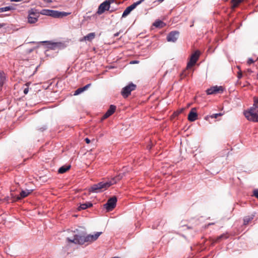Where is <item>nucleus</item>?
I'll use <instances>...</instances> for the list:
<instances>
[{
    "instance_id": "obj_29",
    "label": "nucleus",
    "mask_w": 258,
    "mask_h": 258,
    "mask_svg": "<svg viewBox=\"0 0 258 258\" xmlns=\"http://www.w3.org/2000/svg\"><path fill=\"white\" fill-rule=\"evenodd\" d=\"M10 197V200L12 202L19 201V200H18L17 199V196H15L13 193H11Z\"/></svg>"
},
{
    "instance_id": "obj_3",
    "label": "nucleus",
    "mask_w": 258,
    "mask_h": 258,
    "mask_svg": "<svg viewBox=\"0 0 258 258\" xmlns=\"http://www.w3.org/2000/svg\"><path fill=\"white\" fill-rule=\"evenodd\" d=\"M256 108L251 107L248 110L245 111L244 114L248 120L258 122V114L256 113Z\"/></svg>"
},
{
    "instance_id": "obj_36",
    "label": "nucleus",
    "mask_w": 258,
    "mask_h": 258,
    "mask_svg": "<svg viewBox=\"0 0 258 258\" xmlns=\"http://www.w3.org/2000/svg\"><path fill=\"white\" fill-rule=\"evenodd\" d=\"M90 86H91V84H88L85 85V86L83 87L82 88H83L84 91L86 90Z\"/></svg>"
},
{
    "instance_id": "obj_40",
    "label": "nucleus",
    "mask_w": 258,
    "mask_h": 258,
    "mask_svg": "<svg viewBox=\"0 0 258 258\" xmlns=\"http://www.w3.org/2000/svg\"><path fill=\"white\" fill-rule=\"evenodd\" d=\"M4 200L5 201H10V197L9 196H7L4 198Z\"/></svg>"
},
{
    "instance_id": "obj_34",
    "label": "nucleus",
    "mask_w": 258,
    "mask_h": 258,
    "mask_svg": "<svg viewBox=\"0 0 258 258\" xmlns=\"http://www.w3.org/2000/svg\"><path fill=\"white\" fill-rule=\"evenodd\" d=\"M253 196L258 199V189H255L253 190Z\"/></svg>"
},
{
    "instance_id": "obj_5",
    "label": "nucleus",
    "mask_w": 258,
    "mask_h": 258,
    "mask_svg": "<svg viewBox=\"0 0 258 258\" xmlns=\"http://www.w3.org/2000/svg\"><path fill=\"white\" fill-rule=\"evenodd\" d=\"M136 88V85L131 82L122 88L121 92V95L124 98H126L131 94V92L135 90Z\"/></svg>"
},
{
    "instance_id": "obj_54",
    "label": "nucleus",
    "mask_w": 258,
    "mask_h": 258,
    "mask_svg": "<svg viewBox=\"0 0 258 258\" xmlns=\"http://www.w3.org/2000/svg\"><path fill=\"white\" fill-rule=\"evenodd\" d=\"M111 258H120V257H117V256H115V257H111Z\"/></svg>"
},
{
    "instance_id": "obj_51",
    "label": "nucleus",
    "mask_w": 258,
    "mask_h": 258,
    "mask_svg": "<svg viewBox=\"0 0 258 258\" xmlns=\"http://www.w3.org/2000/svg\"><path fill=\"white\" fill-rule=\"evenodd\" d=\"M193 26H194V22H192V24H191V25H190V27H192Z\"/></svg>"
},
{
    "instance_id": "obj_38",
    "label": "nucleus",
    "mask_w": 258,
    "mask_h": 258,
    "mask_svg": "<svg viewBox=\"0 0 258 258\" xmlns=\"http://www.w3.org/2000/svg\"><path fill=\"white\" fill-rule=\"evenodd\" d=\"M34 48L28 49L26 50V52L28 54L31 53L32 51H33Z\"/></svg>"
},
{
    "instance_id": "obj_24",
    "label": "nucleus",
    "mask_w": 258,
    "mask_h": 258,
    "mask_svg": "<svg viewBox=\"0 0 258 258\" xmlns=\"http://www.w3.org/2000/svg\"><path fill=\"white\" fill-rule=\"evenodd\" d=\"M51 10L48 9H43L41 11H39L38 10V14L40 15V14L45 16H50L51 14Z\"/></svg>"
},
{
    "instance_id": "obj_52",
    "label": "nucleus",
    "mask_w": 258,
    "mask_h": 258,
    "mask_svg": "<svg viewBox=\"0 0 258 258\" xmlns=\"http://www.w3.org/2000/svg\"><path fill=\"white\" fill-rule=\"evenodd\" d=\"M35 43V42H34V41H31V42H29V43Z\"/></svg>"
},
{
    "instance_id": "obj_22",
    "label": "nucleus",
    "mask_w": 258,
    "mask_h": 258,
    "mask_svg": "<svg viewBox=\"0 0 258 258\" xmlns=\"http://www.w3.org/2000/svg\"><path fill=\"white\" fill-rule=\"evenodd\" d=\"M95 37V33L94 32H92L88 34L87 35L85 36L83 38V39L85 40H87L89 41H91L93 39H94Z\"/></svg>"
},
{
    "instance_id": "obj_2",
    "label": "nucleus",
    "mask_w": 258,
    "mask_h": 258,
    "mask_svg": "<svg viewBox=\"0 0 258 258\" xmlns=\"http://www.w3.org/2000/svg\"><path fill=\"white\" fill-rule=\"evenodd\" d=\"M28 23L31 24L36 23L38 21L39 15L38 10L35 8H31L28 11Z\"/></svg>"
},
{
    "instance_id": "obj_42",
    "label": "nucleus",
    "mask_w": 258,
    "mask_h": 258,
    "mask_svg": "<svg viewBox=\"0 0 258 258\" xmlns=\"http://www.w3.org/2000/svg\"><path fill=\"white\" fill-rule=\"evenodd\" d=\"M85 141L86 142V143L87 144H89L91 142L90 140L89 139H88V138L85 139Z\"/></svg>"
},
{
    "instance_id": "obj_20",
    "label": "nucleus",
    "mask_w": 258,
    "mask_h": 258,
    "mask_svg": "<svg viewBox=\"0 0 258 258\" xmlns=\"http://www.w3.org/2000/svg\"><path fill=\"white\" fill-rule=\"evenodd\" d=\"M229 236L227 233H223L221 235L218 236L214 241V242H219L222 239H226L228 238Z\"/></svg>"
},
{
    "instance_id": "obj_35",
    "label": "nucleus",
    "mask_w": 258,
    "mask_h": 258,
    "mask_svg": "<svg viewBox=\"0 0 258 258\" xmlns=\"http://www.w3.org/2000/svg\"><path fill=\"white\" fill-rule=\"evenodd\" d=\"M254 62V60L252 58H249L247 60V64H250Z\"/></svg>"
},
{
    "instance_id": "obj_30",
    "label": "nucleus",
    "mask_w": 258,
    "mask_h": 258,
    "mask_svg": "<svg viewBox=\"0 0 258 258\" xmlns=\"http://www.w3.org/2000/svg\"><path fill=\"white\" fill-rule=\"evenodd\" d=\"M83 92H84V90H83L82 87L79 88L75 91L74 95H78L80 94V93H82Z\"/></svg>"
},
{
    "instance_id": "obj_12",
    "label": "nucleus",
    "mask_w": 258,
    "mask_h": 258,
    "mask_svg": "<svg viewBox=\"0 0 258 258\" xmlns=\"http://www.w3.org/2000/svg\"><path fill=\"white\" fill-rule=\"evenodd\" d=\"M102 233V232H97L95 234H89L87 235H85L84 234V239L85 240V242H92L95 241L98 239Z\"/></svg>"
},
{
    "instance_id": "obj_13",
    "label": "nucleus",
    "mask_w": 258,
    "mask_h": 258,
    "mask_svg": "<svg viewBox=\"0 0 258 258\" xmlns=\"http://www.w3.org/2000/svg\"><path fill=\"white\" fill-rule=\"evenodd\" d=\"M138 5V3L136 2L133 3L131 6L127 7L123 11L122 14V17H125L131 12L132 11L135 9Z\"/></svg>"
},
{
    "instance_id": "obj_49",
    "label": "nucleus",
    "mask_w": 258,
    "mask_h": 258,
    "mask_svg": "<svg viewBox=\"0 0 258 258\" xmlns=\"http://www.w3.org/2000/svg\"><path fill=\"white\" fill-rule=\"evenodd\" d=\"M131 63H133V64H134V63H137V61H136V60H135V61H132V62H131Z\"/></svg>"
},
{
    "instance_id": "obj_18",
    "label": "nucleus",
    "mask_w": 258,
    "mask_h": 258,
    "mask_svg": "<svg viewBox=\"0 0 258 258\" xmlns=\"http://www.w3.org/2000/svg\"><path fill=\"white\" fill-rule=\"evenodd\" d=\"M254 215L252 214L249 216H245L243 218V225H247L249 224V223L253 219L254 217Z\"/></svg>"
},
{
    "instance_id": "obj_43",
    "label": "nucleus",
    "mask_w": 258,
    "mask_h": 258,
    "mask_svg": "<svg viewBox=\"0 0 258 258\" xmlns=\"http://www.w3.org/2000/svg\"><path fill=\"white\" fill-rule=\"evenodd\" d=\"M115 0H106L105 1H108L109 3V5L110 6V4L111 3H113L115 2Z\"/></svg>"
},
{
    "instance_id": "obj_41",
    "label": "nucleus",
    "mask_w": 258,
    "mask_h": 258,
    "mask_svg": "<svg viewBox=\"0 0 258 258\" xmlns=\"http://www.w3.org/2000/svg\"><path fill=\"white\" fill-rule=\"evenodd\" d=\"M242 76V74L241 72H239L237 74V77L238 79H240Z\"/></svg>"
},
{
    "instance_id": "obj_8",
    "label": "nucleus",
    "mask_w": 258,
    "mask_h": 258,
    "mask_svg": "<svg viewBox=\"0 0 258 258\" xmlns=\"http://www.w3.org/2000/svg\"><path fill=\"white\" fill-rule=\"evenodd\" d=\"M200 54V52L198 50L196 51L194 53L191 54L190 60L187 63L186 67L187 68L192 67L196 64L199 59Z\"/></svg>"
},
{
    "instance_id": "obj_53",
    "label": "nucleus",
    "mask_w": 258,
    "mask_h": 258,
    "mask_svg": "<svg viewBox=\"0 0 258 258\" xmlns=\"http://www.w3.org/2000/svg\"><path fill=\"white\" fill-rule=\"evenodd\" d=\"M164 0H158V2L161 3L162 2H163Z\"/></svg>"
},
{
    "instance_id": "obj_21",
    "label": "nucleus",
    "mask_w": 258,
    "mask_h": 258,
    "mask_svg": "<svg viewBox=\"0 0 258 258\" xmlns=\"http://www.w3.org/2000/svg\"><path fill=\"white\" fill-rule=\"evenodd\" d=\"M71 166L70 165L62 166L59 168L58 172L60 174L64 173L69 170L71 168Z\"/></svg>"
},
{
    "instance_id": "obj_4",
    "label": "nucleus",
    "mask_w": 258,
    "mask_h": 258,
    "mask_svg": "<svg viewBox=\"0 0 258 258\" xmlns=\"http://www.w3.org/2000/svg\"><path fill=\"white\" fill-rule=\"evenodd\" d=\"M41 43L47 44V47L51 50H56V49H63L66 47V45L61 42H52L51 41H41Z\"/></svg>"
},
{
    "instance_id": "obj_17",
    "label": "nucleus",
    "mask_w": 258,
    "mask_h": 258,
    "mask_svg": "<svg viewBox=\"0 0 258 258\" xmlns=\"http://www.w3.org/2000/svg\"><path fill=\"white\" fill-rule=\"evenodd\" d=\"M6 81V76L3 71H0V91L2 90V88Z\"/></svg>"
},
{
    "instance_id": "obj_16",
    "label": "nucleus",
    "mask_w": 258,
    "mask_h": 258,
    "mask_svg": "<svg viewBox=\"0 0 258 258\" xmlns=\"http://www.w3.org/2000/svg\"><path fill=\"white\" fill-rule=\"evenodd\" d=\"M33 191V189H27L26 190H22L20 194V196H18L17 199L18 200H21L23 198L27 197Z\"/></svg>"
},
{
    "instance_id": "obj_28",
    "label": "nucleus",
    "mask_w": 258,
    "mask_h": 258,
    "mask_svg": "<svg viewBox=\"0 0 258 258\" xmlns=\"http://www.w3.org/2000/svg\"><path fill=\"white\" fill-rule=\"evenodd\" d=\"M47 129V126L46 125H43L41 127H38L37 130L40 132H43Z\"/></svg>"
},
{
    "instance_id": "obj_27",
    "label": "nucleus",
    "mask_w": 258,
    "mask_h": 258,
    "mask_svg": "<svg viewBox=\"0 0 258 258\" xmlns=\"http://www.w3.org/2000/svg\"><path fill=\"white\" fill-rule=\"evenodd\" d=\"M242 2V0H232L233 8H236L238 5Z\"/></svg>"
},
{
    "instance_id": "obj_31",
    "label": "nucleus",
    "mask_w": 258,
    "mask_h": 258,
    "mask_svg": "<svg viewBox=\"0 0 258 258\" xmlns=\"http://www.w3.org/2000/svg\"><path fill=\"white\" fill-rule=\"evenodd\" d=\"M254 103L253 104V106L255 108H258V97H254L253 98Z\"/></svg>"
},
{
    "instance_id": "obj_46",
    "label": "nucleus",
    "mask_w": 258,
    "mask_h": 258,
    "mask_svg": "<svg viewBox=\"0 0 258 258\" xmlns=\"http://www.w3.org/2000/svg\"><path fill=\"white\" fill-rule=\"evenodd\" d=\"M119 33H120V32H117V33H115V34H114V37H116L118 36V35H119Z\"/></svg>"
},
{
    "instance_id": "obj_11",
    "label": "nucleus",
    "mask_w": 258,
    "mask_h": 258,
    "mask_svg": "<svg viewBox=\"0 0 258 258\" xmlns=\"http://www.w3.org/2000/svg\"><path fill=\"white\" fill-rule=\"evenodd\" d=\"M179 35V32L177 31H172L170 32L167 36L166 39L168 42H175L177 40Z\"/></svg>"
},
{
    "instance_id": "obj_23",
    "label": "nucleus",
    "mask_w": 258,
    "mask_h": 258,
    "mask_svg": "<svg viewBox=\"0 0 258 258\" xmlns=\"http://www.w3.org/2000/svg\"><path fill=\"white\" fill-rule=\"evenodd\" d=\"M165 25V24L162 21L158 20H156L154 23L153 26L157 28H162Z\"/></svg>"
},
{
    "instance_id": "obj_14",
    "label": "nucleus",
    "mask_w": 258,
    "mask_h": 258,
    "mask_svg": "<svg viewBox=\"0 0 258 258\" xmlns=\"http://www.w3.org/2000/svg\"><path fill=\"white\" fill-rule=\"evenodd\" d=\"M116 108V107L115 105H110L109 109L103 116L102 119H105L111 116L115 112Z\"/></svg>"
},
{
    "instance_id": "obj_50",
    "label": "nucleus",
    "mask_w": 258,
    "mask_h": 258,
    "mask_svg": "<svg viewBox=\"0 0 258 258\" xmlns=\"http://www.w3.org/2000/svg\"><path fill=\"white\" fill-rule=\"evenodd\" d=\"M147 148H148V149H149V150H150V149L151 148V146H147Z\"/></svg>"
},
{
    "instance_id": "obj_44",
    "label": "nucleus",
    "mask_w": 258,
    "mask_h": 258,
    "mask_svg": "<svg viewBox=\"0 0 258 258\" xmlns=\"http://www.w3.org/2000/svg\"><path fill=\"white\" fill-rule=\"evenodd\" d=\"M43 2L47 3H52V0H42Z\"/></svg>"
},
{
    "instance_id": "obj_7",
    "label": "nucleus",
    "mask_w": 258,
    "mask_h": 258,
    "mask_svg": "<svg viewBox=\"0 0 258 258\" xmlns=\"http://www.w3.org/2000/svg\"><path fill=\"white\" fill-rule=\"evenodd\" d=\"M67 241L75 244H83L85 243L84 234L82 235L75 234L73 239L68 237Z\"/></svg>"
},
{
    "instance_id": "obj_39",
    "label": "nucleus",
    "mask_w": 258,
    "mask_h": 258,
    "mask_svg": "<svg viewBox=\"0 0 258 258\" xmlns=\"http://www.w3.org/2000/svg\"><path fill=\"white\" fill-rule=\"evenodd\" d=\"M28 91H29V88L27 87V88L24 89V90L23 91V92H24V94L26 95V94H27L28 93Z\"/></svg>"
},
{
    "instance_id": "obj_26",
    "label": "nucleus",
    "mask_w": 258,
    "mask_h": 258,
    "mask_svg": "<svg viewBox=\"0 0 258 258\" xmlns=\"http://www.w3.org/2000/svg\"><path fill=\"white\" fill-rule=\"evenodd\" d=\"M59 11L51 10L50 16L55 18H59Z\"/></svg>"
},
{
    "instance_id": "obj_45",
    "label": "nucleus",
    "mask_w": 258,
    "mask_h": 258,
    "mask_svg": "<svg viewBox=\"0 0 258 258\" xmlns=\"http://www.w3.org/2000/svg\"><path fill=\"white\" fill-rule=\"evenodd\" d=\"M12 2H22L23 0H10Z\"/></svg>"
},
{
    "instance_id": "obj_25",
    "label": "nucleus",
    "mask_w": 258,
    "mask_h": 258,
    "mask_svg": "<svg viewBox=\"0 0 258 258\" xmlns=\"http://www.w3.org/2000/svg\"><path fill=\"white\" fill-rule=\"evenodd\" d=\"M15 8L12 6H7L6 7L0 8V13L7 12L11 10H14Z\"/></svg>"
},
{
    "instance_id": "obj_19",
    "label": "nucleus",
    "mask_w": 258,
    "mask_h": 258,
    "mask_svg": "<svg viewBox=\"0 0 258 258\" xmlns=\"http://www.w3.org/2000/svg\"><path fill=\"white\" fill-rule=\"evenodd\" d=\"M92 206L93 204L91 202H87L86 203L81 204V205L78 207V209L79 211L81 210H85L89 207H92Z\"/></svg>"
},
{
    "instance_id": "obj_37",
    "label": "nucleus",
    "mask_w": 258,
    "mask_h": 258,
    "mask_svg": "<svg viewBox=\"0 0 258 258\" xmlns=\"http://www.w3.org/2000/svg\"><path fill=\"white\" fill-rule=\"evenodd\" d=\"M182 111H183V109H181L180 110H177L176 112H175L174 114H175V115H178V114L181 113Z\"/></svg>"
},
{
    "instance_id": "obj_55",
    "label": "nucleus",
    "mask_w": 258,
    "mask_h": 258,
    "mask_svg": "<svg viewBox=\"0 0 258 258\" xmlns=\"http://www.w3.org/2000/svg\"><path fill=\"white\" fill-rule=\"evenodd\" d=\"M110 12H113V10H110Z\"/></svg>"
},
{
    "instance_id": "obj_47",
    "label": "nucleus",
    "mask_w": 258,
    "mask_h": 258,
    "mask_svg": "<svg viewBox=\"0 0 258 258\" xmlns=\"http://www.w3.org/2000/svg\"><path fill=\"white\" fill-rule=\"evenodd\" d=\"M145 0H140L137 2V3H138V5H139L141 4L142 2H143Z\"/></svg>"
},
{
    "instance_id": "obj_1",
    "label": "nucleus",
    "mask_w": 258,
    "mask_h": 258,
    "mask_svg": "<svg viewBox=\"0 0 258 258\" xmlns=\"http://www.w3.org/2000/svg\"><path fill=\"white\" fill-rule=\"evenodd\" d=\"M123 176V173H120L116 176L111 178L110 180L107 181H101L97 184H94L89 188V191L92 193H98L102 192L107 189L112 185L116 183L118 181L122 178Z\"/></svg>"
},
{
    "instance_id": "obj_6",
    "label": "nucleus",
    "mask_w": 258,
    "mask_h": 258,
    "mask_svg": "<svg viewBox=\"0 0 258 258\" xmlns=\"http://www.w3.org/2000/svg\"><path fill=\"white\" fill-rule=\"evenodd\" d=\"M117 200L115 196L109 198L106 203L104 205V208L107 212L112 211L116 206Z\"/></svg>"
},
{
    "instance_id": "obj_48",
    "label": "nucleus",
    "mask_w": 258,
    "mask_h": 258,
    "mask_svg": "<svg viewBox=\"0 0 258 258\" xmlns=\"http://www.w3.org/2000/svg\"><path fill=\"white\" fill-rule=\"evenodd\" d=\"M5 26L4 24H0V28H2Z\"/></svg>"
},
{
    "instance_id": "obj_33",
    "label": "nucleus",
    "mask_w": 258,
    "mask_h": 258,
    "mask_svg": "<svg viewBox=\"0 0 258 258\" xmlns=\"http://www.w3.org/2000/svg\"><path fill=\"white\" fill-rule=\"evenodd\" d=\"M222 115V114L221 113H215V114H212L211 116V118H216L218 116H221Z\"/></svg>"
},
{
    "instance_id": "obj_10",
    "label": "nucleus",
    "mask_w": 258,
    "mask_h": 258,
    "mask_svg": "<svg viewBox=\"0 0 258 258\" xmlns=\"http://www.w3.org/2000/svg\"><path fill=\"white\" fill-rule=\"evenodd\" d=\"M110 6L108 1H104L100 5L97 10V14L101 15L105 11H109Z\"/></svg>"
},
{
    "instance_id": "obj_15",
    "label": "nucleus",
    "mask_w": 258,
    "mask_h": 258,
    "mask_svg": "<svg viewBox=\"0 0 258 258\" xmlns=\"http://www.w3.org/2000/svg\"><path fill=\"white\" fill-rule=\"evenodd\" d=\"M197 116L198 114L196 112V108H192L188 114V119L190 121H194L197 119Z\"/></svg>"
},
{
    "instance_id": "obj_32",
    "label": "nucleus",
    "mask_w": 258,
    "mask_h": 258,
    "mask_svg": "<svg viewBox=\"0 0 258 258\" xmlns=\"http://www.w3.org/2000/svg\"><path fill=\"white\" fill-rule=\"evenodd\" d=\"M70 13H67L64 12H59V18H62L63 17L67 16L68 15H70Z\"/></svg>"
},
{
    "instance_id": "obj_9",
    "label": "nucleus",
    "mask_w": 258,
    "mask_h": 258,
    "mask_svg": "<svg viewBox=\"0 0 258 258\" xmlns=\"http://www.w3.org/2000/svg\"><path fill=\"white\" fill-rule=\"evenodd\" d=\"M224 91V88L222 86H215L208 89L206 90L207 95L216 94L218 93H222Z\"/></svg>"
}]
</instances>
